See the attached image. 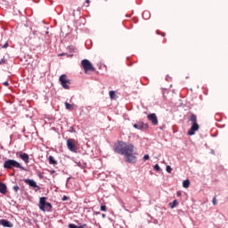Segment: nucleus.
<instances>
[{
	"mask_svg": "<svg viewBox=\"0 0 228 228\" xmlns=\"http://www.w3.org/2000/svg\"><path fill=\"white\" fill-rule=\"evenodd\" d=\"M114 151L121 156H125L126 163H136V152H134V145L129 142H118L114 145Z\"/></svg>",
	"mask_w": 228,
	"mask_h": 228,
	"instance_id": "1",
	"label": "nucleus"
},
{
	"mask_svg": "<svg viewBox=\"0 0 228 228\" xmlns=\"http://www.w3.org/2000/svg\"><path fill=\"white\" fill-rule=\"evenodd\" d=\"M189 121L191 122L192 126H191V128L187 132V134H189V136H193V134H195V132L199 131V129L200 127L199 126V123H197V115L191 114L190 118H189Z\"/></svg>",
	"mask_w": 228,
	"mask_h": 228,
	"instance_id": "2",
	"label": "nucleus"
},
{
	"mask_svg": "<svg viewBox=\"0 0 228 228\" xmlns=\"http://www.w3.org/2000/svg\"><path fill=\"white\" fill-rule=\"evenodd\" d=\"M4 168H7L8 170H12V168H20V170H26L24 167L20 165L17 160L15 159H7L4 163Z\"/></svg>",
	"mask_w": 228,
	"mask_h": 228,
	"instance_id": "3",
	"label": "nucleus"
},
{
	"mask_svg": "<svg viewBox=\"0 0 228 228\" xmlns=\"http://www.w3.org/2000/svg\"><path fill=\"white\" fill-rule=\"evenodd\" d=\"M47 198L45 197H41L39 199V209L41 211H44V213H45V211H51V209H53V205L49 202L46 201Z\"/></svg>",
	"mask_w": 228,
	"mask_h": 228,
	"instance_id": "4",
	"label": "nucleus"
},
{
	"mask_svg": "<svg viewBox=\"0 0 228 228\" xmlns=\"http://www.w3.org/2000/svg\"><path fill=\"white\" fill-rule=\"evenodd\" d=\"M81 65L85 70L86 74H88V72H95V68L94 67V65H92V62H90V61L85 59L81 61Z\"/></svg>",
	"mask_w": 228,
	"mask_h": 228,
	"instance_id": "5",
	"label": "nucleus"
},
{
	"mask_svg": "<svg viewBox=\"0 0 228 228\" xmlns=\"http://www.w3.org/2000/svg\"><path fill=\"white\" fill-rule=\"evenodd\" d=\"M133 127H134V129H138L139 131H145L149 129V125L147 123H143V121H137L136 123L133 124Z\"/></svg>",
	"mask_w": 228,
	"mask_h": 228,
	"instance_id": "6",
	"label": "nucleus"
},
{
	"mask_svg": "<svg viewBox=\"0 0 228 228\" xmlns=\"http://www.w3.org/2000/svg\"><path fill=\"white\" fill-rule=\"evenodd\" d=\"M67 147L70 152L77 153V147H76V140L68 139L67 140Z\"/></svg>",
	"mask_w": 228,
	"mask_h": 228,
	"instance_id": "7",
	"label": "nucleus"
},
{
	"mask_svg": "<svg viewBox=\"0 0 228 228\" xmlns=\"http://www.w3.org/2000/svg\"><path fill=\"white\" fill-rule=\"evenodd\" d=\"M147 118L153 124V126H158V116H156V113L148 115Z\"/></svg>",
	"mask_w": 228,
	"mask_h": 228,
	"instance_id": "8",
	"label": "nucleus"
},
{
	"mask_svg": "<svg viewBox=\"0 0 228 228\" xmlns=\"http://www.w3.org/2000/svg\"><path fill=\"white\" fill-rule=\"evenodd\" d=\"M26 184H28V186H31V188H37V190H40V186L37 184V182L31 179H26L24 181Z\"/></svg>",
	"mask_w": 228,
	"mask_h": 228,
	"instance_id": "9",
	"label": "nucleus"
},
{
	"mask_svg": "<svg viewBox=\"0 0 228 228\" xmlns=\"http://www.w3.org/2000/svg\"><path fill=\"white\" fill-rule=\"evenodd\" d=\"M0 225H3V227H8V228L13 227V224H12V222L6 219H0Z\"/></svg>",
	"mask_w": 228,
	"mask_h": 228,
	"instance_id": "10",
	"label": "nucleus"
},
{
	"mask_svg": "<svg viewBox=\"0 0 228 228\" xmlns=\"http://www.w3.org/2000/svg\"><path fill=\"white\" fill-rule=\"evenodd\" d=\"M19 158H20V159H22V161H24V163H29V155H28V153H22L20 152L19 154Z\"/></svg>",
	"mask_w": 228,
	"mask_h": 228,
	"instance_id": "11",
	"label": "nucleus"
},
{
	"mask_svg": "<svg viewBox=\"0 0 228 228\" xmlns=\"http://www.w3.org/2000/svg\"><path fill=\"white\" fill-rule=\"evenodd\" d=\"M6 191H7L6 184L0 183V193H2L3 195H6Z\"/></svg>",
	"mask_w": 228,
	"mask_h": 228,
	"instance_id": "12",
	"label": "nucleus"
},
{
	"mask_svg": "<svg viewBox=\"0 0 228 228\" xmlns=\"http://www.w3.org/2000/svg\"><path fill=\"white\" fill-rule=\"evenodd\" d=\"M59 81L60 83H70V80L67 79V75H61Z\"/></svg>",
	"mask_w": 228,
	"mask_h": 228,
	"instance_id": "13",
	"label": "nucleus"
},
{
	"mask_svg": "<svg viewBox=\"0 0 228 228\" xmlns=\"http://www.w3.org/2000/svg\"><path fill=\"white\" fill-rule=\"evenodd\" d=\"M177 204H179V202H177V200H174L173 202L169 203V207L171 208V209H174V208L177 207Z\"/></svg>",
	"mask_w": 228,
	"mask_h": 228,
	"instance_id": "14",
	"label": "nucleus"
},
{
	"mask_svg": "<svg viewBox=\"0 0 228 228\" xmlns=\"http://www.w3.org/2000/svg\"><path fill=\"white\" fill-rule=\"evenodd\" d=\"M49 163L50 165H56V163H58L55 159H54V157L53 156H49Z\"/></svg>",
	"mask_w": 228,
	"mask_h": 228,
	"instance_id": "15",
	"label": "nucleus"
},
{
	"mask_svg": "<svg viewBox=\"0 0 228 228\" xmlns=\"http://www.w3.org/2000/svg\"><path fill=\"white\" fill-rule=\"evenodd\" d=\"M61 86L65 88V90H69V88H70V86L69 85H70V82H64V83H61Z\"/></svg>",
	"mask_w": 228,
	"mask_h": 228,
	"instance_id": "16",
	"label": "nucleus"
},
{
	"mask_svg": "<svg viewBox=\"0 0 228 228\" xmlns=\"http://www.w3.org/2000/svg\"><path fill=\"white\" fill-rule=\"evenodd\" d=\"M65 106H66V110H69L70 111H72V110H74V105L69 103V102H65Z\"/></svg>",
	"mask_w": 228,
	"mask_h": 228,
	"instance_id": "17",
	"label": "nucleus"
},
{
	"mask_svg": "<svg viewBox=\"0 0 228 228\" xmlns=\"http://www.w3.org/2000/svg\"><path fill=\"white\" fill-rule=\"evenodd\" d=\"M183 186L184 187V188H190V180H184L183 182Z\"/></svg>",
	"mask_w": 228,
	"mask_h": 228,
	"instance_id": "18",
	"label": "nucleus"
},
{
	"mask_svg": "<svg viewBox=\"0 0 228 228\" xmlns=\"http://www.w3.org/2000/svg\"><path fill=\"white\" fill-rule=\"evenodd\" d=\"M110 99H115V97H116L115 91L110 92Z\"/></svg>",
	"mask_w": 228,
	"mask_h": 228,
	"instance_id": "19",
	"label": "nucleus"
},
{
	"mask_svg": "<svg viewBox=\"0 0 228 228\" xmlns=\"http://www.w3.org/2000/svg\"><path fill=\"white\" fill-rule=\"evenodd\" d=\"M166 170L168 174H172V167L170 166H167Z\"/></svg>",
	"mask_w": 228,
	"mask_h": 228,
	"instance_id": "20",
	"label": "nucleus"
},
{
	"mask_svg": "<svg viewBox=\"0 0 228 228\" xmlns=\"http://www.w3.org/2000/svg\"><path fill=\"white\" fill-rule=\"evenodd\" d=\"M154 170H156L157 172H159V170H161V167H159V165L156 164L154 166Z\"/></svg>",
	"mask_w": 228,
	"mask_h": 228,
	"instance_id": "21",
	"label": "nucleus"
},
{
	"mask_svg": "<svg viewBox=\"0 0 228 228\" xmlns=\"http://www.w3.org/2000/svg\"><path fill=\"white\" fill-rule=\"evenodd\" d=\"M101 211H108V208L105 205L101 206Z\"/></svg>",
	"mask_w": 228,
	"mask_h": 228,
	"instance_id": "22",
	"label": "nucleus"
},
{
	"mask_svg": "<svg viewBox=\"0 0 228 228\" xmlns=\"http://www.w3.org/2000/svg\"><path fill=\"white\" fill-rule=\"evenodd\" d=\"M19 190H20V188L18 185L13 186V191H15V193H17Z\"/></svg>",
	"mask_w": 228,
	"mask_h": 228,
	"instance_id": "23",
	"label": "nucleus"
},
{
	"mask_svg": "<svg viewBox=\"0 0 228 228\" xmlns=\"http://www.w3.org/2000/svg\"><path fill=\"white\" fill-rule=\"evenodd\" d=\"M212 204L214 206H216V204H217L216 196L213 198Z\"/></svg>",
	"mask_w": 228,
	"mask_h": 228,
	"instance_id": "24",
	"label": "nucleus"
},
{
	"mask_svg": "<svg viewBox=\"0 0 228 228\" xmlns=\"http://www.w3.org/2000/svg\"><path fill=\"white\" fill-rule=\"evenodd\" d=\"M69 228H79L78 226H76L74 224H69Z\"/></svg>",
	"mask_w": 228,
	"mask_h": 228,
	"instance_id": "25",
	"label": "nucleus"
},
{
	"mask_svg": "<svg viewBox=\"0 0 228 228\" xmlns=\"http://www.w3.org/2000/svg\"><path fill=\"white\" fill-rule=\"evenodd\" d=\"M151 157L149 155H144L143 159L144 161H147V159H150Z\"/></svg>",
	"mask_w": 228,
	"mask_h": 228,
	"instance_id": "26",
	"label": "nucleus"
},
{
	"mask_svg": "<svg viewBox=\"0 0 228 228\" xmlns=\"http://www.w3.org/2000/svg\"><path fill=\"white\" fill-rule=\"evenodd\" d=\"M6 62V61L4 60V59H1L0 60V65H3L4 63H5Z\"/></svg>",
	"mask_w": 228,
	"mask_h": 228,
	"instance_id": "27",
	"label": "nucleus"
},
{
	"mask_svg": "<svg viewBox=\"0 0 228 228\" xmlns=\"http://www.w3.org/2000/svg\"><path fill=\"white\" fill-rule=\"evenodd\" d=\"M62 200H63V202H65V200H69V197L63 196V197H62Z\"/></svg>",
	"mask_w": 228,
	"mask_h": 228,
	"instance_id": "28",
	"label": "nucleus"
},
{
	"mask_svg": "<svg viewBox=\"0 0 228 228\" xmlns=\"http://www.w3.org/2000/svg\"><path fill=\"white\" fill-rule=\"evenodd\" d=\"M78 227L86 228V227H88V224H82V225H79Z\"/></svg>",
	"mask_w": 228,
	"mask_h": 228,
	"instance_id": "29",
	"label": "nucleus"
},
{
	"mask_svg": "<svg viewBox=\"0 0 228 228\" xmlns=\"http://www.w3.org/2000/svg\"><path fill=\"white\" fill-rule=\"evenodd\" d=\"M4 86H10V84L7 81L4 82Z\"/></svg>",
	"mask_w": 228,
	"mask_h": 228,
	"instance_id": "30",
	"label": "nucleus"
},
{
	"mask_svg": "<svg viewBox=\"0 0 228 228\" xmlns=\"http://www.w3.org/2000/svg\"><path fill=\"white\" fill-rule=\"evenodd\" d=\"M86 3L87 4H90V0H86Z\"/></svg>",
	"mask_w": 228,
	"mask_h": 228,
	"instance_id": "31",
	"label": "nucleus"
},
{
	"mask_svg": "<svg viewBox=\"0 0 228 228\" xmlns=\"http://www.w3.org/2000/svg\"><path fill=\"white\" fill-rule=\"evenodd\" d=\"M102 218H106V214L102 215Z\"/></svg>",
	"mask_w": 228,
	"mask_h": 228,
	"instance_id": "32",
	"label": "nucleus"
},
{
	"mask_svg": "<svg viewBox=\"0 0 228 228\" xmlns=\"http://www.w3.org/2000/svg\"><path fill=\"white\" fill-rule=\"evenodd\" d=\"M177 197H181V192H177Z\"/></svg>",
	"mask_w": 228,
	"mask_h": 228,
	"instance_id": "33",
	"label": "nucleus"
},
{
	"mask_svg": "<svg viewBox=\"0 0 228 228\" xmlns=\"http://www.w3.org/2000/svg\"><path fill=\"white\" fill-rule=\"evenodd\" d=\"M8 45V43H6L4 45V47H6Z\"/></svg>",
	"mask_w": 228,
	"mask_h": 228,
	"instance_id": "34",
	"label": "nucleus"
},
{
	"mask_svg": "<svg viewBox=\"0 0 228 228\" xmlns=\"http://www.w3.org/2000/svg\"><path fill=\"white\" fill-rule=\"evenodd\" d=\"M161 35H162V37H165L166 34H165V33H162Z\"/></svg>",
	"mask_w": 228,
	"mask_h": 228,
	"instance_id": "35",
	"label": "nucleus"
}]
</instances>
